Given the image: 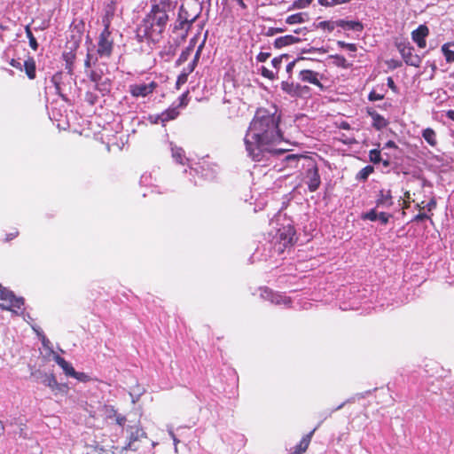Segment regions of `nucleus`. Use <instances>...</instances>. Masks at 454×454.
Segmentation results:
<instances>
[{
    "mask_svg": "<svg viewBox=\"0 0 454 454\" xmlns=\"http://www.w3.org/2000/svg\"><path fill=\"white\" fill-rule=\"evenodd\" d=\"M192 51V47H188L184 51H183L182 53L180 54L179 58H178V59L176 60V65L180 66L183 63H184L185 61H187V59L190 57Z\"/></svg>",
    "mask_w": 454,
    "mask_h": 454,
    "instance_id": "37998d69",
    "label": "nucleus"
},
{
    "mask_svg": "<svg viewBox=\"0 0 454 454\" xmlns=\"http://www.w3.org/2000/svg\"><path fill=\"white\" fill-rule=\"evenodd\" d=\"M115 421L118 425L123 427L126 423L127 419L126 417L121 414H115Z\"/></svg>",
    "mask_w": 454,
    "mask_h": 454,
    "instance_id": "13d9d810",
    "label": "nucleus"
},
{
    "mask_svg": "<svg viewBox=\"0 0 454 454\" xmlns=\"http://www.w3.org/2000/svg\"><path fill=\"white\" fill-rule=\"evenodd\" d=\"M432 215H433L432 213L427 214V213H423V212L419 211V213L412 218L411 222H421L426 219L432 221Z\"/></svg>",
    "mask_w": 454,
    "mask_h": 454,
    "instance_id": "de8ad7c7",
    "label": "nucleus"
},
{
    "mask_svg": "<svg viewBox=\"0 0 454 454\" xmlns=\"http://www.w3.org/2000/svg\"><path fill=\"white\" fill-rule=\"evenodd\" d=\"M295 230L291 225L283 226L278 229L277 233L278 250V253H283L285 248L293 246L295 242Z\"/></svg>",
    "mask_w": 454,
    "mask_h": 454,
    "instance_id": "0eeeda50",
    "label": "nucleus"
},
{
    "mask_svg": "<svg viewBox=\"0 0 454 454\" xmlns=\"http://www.w3.org/2000/svg\"><path fill=\"white\" fill-rule=\"evenodd\" d=\"M172 157L176 160V161L179 164L184 165L185 155L184 151L180 147L172 148Z\"/></svg>",
    "mask_w": 454,
    "mask_h": 454,
    "instance_id": "7c9ffc66",
    "label": "nucleus"
},
{
    "mask_svg": "<svg viewBox=\"0 0 454 454\" xmlns=\"http://www.w3.org/2000/svg\"><path fill=\"white\" fill-rule=\"evenodd\" d=\"M313 0H295L289 10H295V9H304L308 7Z\"/></svg>",
    "mask_w": 454,
    "mask_h": 454,
    "instance_id": "58836bf2",
    "label": "nucleus"
},
{
    "mask_svg": "<svg viewBox=\"0 0 454 454\" xmlns=\"http://www.w3.org/2000/svg\"><path fill=\"white\" fill-rule=\"evenodd\" d=\"M330 59H333V65H335L338 67L348 69L352 67V64L348 63L345 57L342 55H331Z\"/></svg>",
    "mask_w": 454,
    "mask_h": 454,
    "instance_id": "bb28decb",
    "label": "nucleus"
},
{
    "mask_svg": "<svg viewBox=\"0 0 454 454\" xmlns=\"http://www.w3.org/2000/svg\"><path fill=\"white\" fill-rule=\"evenodd\" d=\"M373 171L374 168L372 166H365L358 172L356 179L365 181Z\"/></svg>",
    "mask_w": 454,
    "mask_h": 454,
    "instance_id": "72a5a7b5",
    "label": "nucleus"
},
{
    "mask_svg": "<svg viewBox=\"0 0 454 454\" xmlns=\"http://www.w3.org/2000/svg\"><path fill=\"white\" fill-rule=\"evenodd\" d=\"M376 207L389 208L394 205V198L390 189H381L376 198Z\"/></svg>",
    "mask_w": 454,
    "mask_h": 454,
    "instance_id": "4468645a",
    "label": "nucleus"
},
{
    "mask_svg": "<svg viewBox=\"0 0 454 454\" xmlns=\"http://www.w3.org/2000/svg\"><path fill=\"white\" fill-rule=\"evenodd\" d=\"M346 29L361 32L364 29V25L360 21L349 20L347 21Z\"/></svg>",
    "mask_w": 454,
    "mask_h": 454,
    "instance_id": "ea45409f",
    "label": "nucleus"
},
{
    "mask_svg": "<svg viewBox=\"0 0 454 454\" xmlns=\"http://www.w3.org/2000/svg\"><path fill=\"white\" fill-rule=\"evenodd\" d=\"M18 235H19V231L15 230L13 232L6 234L5 240L10 241V240L15 239Z\"/></svg>",
    "mask_w": 454,
    "mask_h": 454,
    "instance_id": "052dcab7",
    "label": "nucleus"
},
{
    "mask_svg": "<svg viewBox=\"0 0 454 454\" xmlns=\"http://www.w3.org/2000/svg\"><path fill=\"white\" fill-rule=\"evenodd\" d=\"M281 89L291 97H303L309 94L310 89L306 85L288 82H281Z\"/></svg>",
    "mask_w": 454,
    "mask_h": 454,
    "instance_id": "f8f14e48",
    "label": "nucleus"
},
{
    "mask_svg": "<svg viewBox=\"0 0 454 454\" xmlns=\"http://www.w3.org/2000/svg\"><path fill=\"white\" fill-rule=\"evenodd\" d=\"M63 74L62 72H57L51 77V82L55 87L56 94L59 95L64 100H67V97L62 93L61 82H62Z\"/></svg>",
    "mask_w": 454,
    "mask_h": 454,
    "instance_id": "393cba45",
    "label": "nucleus"
},
{
    "mask_svg": "<svg viewBox=\"0 0 454 454\" xmlns=\"http://www.w3.org/2000/svg\"><path fill=\"white\" fill-rule=\"evenodd\" d=\"M270 57V52H262V51L256 56V59L258 62H265Z\"/></svg>",
    "mask_w": 454,
    "mask_h": 454,
    "instance_id": "5fc2aeb1",
    "label": "nucleus"
},
{
    "mask_svg": "<svg viewBox=\"0 0 454 454\" xmlns=\"http://www.w3.org/2000/svg\"><path fill=\"white\" fill-rule=\"evenodd\" d=\"M177 4V0H156L155 5H158L167 10H174Z\"/></svg>",
    "mask_w": 454,
    "mask_h": 454,
    "instance_id": "f704fd0d",
    "label": "nucleus"
},
{
    "mask_svg": "<svg viewBox=\"0 0 454 454\" xmlns=\"http://www.w3.org/2000/svg\"><path fill=\"white\" fill-rule=\"evenodd\" d=\"M396 47L407 65L416 67L420 66L422 60L419 55L414 54V48L410 43H399Z\"/></svg>",
    "mask_w": 454,
    "mask_h": 454,
    "instance_id": "6e6552de",
    "label": "nucleus"
},
{
    "mask_svg": "<svg viewBox=\"0 0 454 454\" xmlns=\"http://www.w3.org/2000/svg\"><path fill=\"white\" fill-rule=\"evenodd\" d=\"M385 147H387V148H395V149H396V148H397V145H396V144H395L393 140H388V141L385 144Z\"/></svg>",
    "mask_w": 454,
    "mask_h": 454,
    "instance_id": "0e129e2a",
    "label": "nucleus"
},
{
    "mask_svg": "<svg viewBox=\"0 0 454 454\" xmlns=\"http://www.w3.org/2000/svg\"><path fill=\"white\" fill-rule=\"evenodd\" d=\"M366 113L372 119V126L376 130H381L388 126L389 121L384 116L377 113L373 108L367 107Z\"/></svg>",
    "mask_w": 454,
    "mask_h": 454,
    "instance_id": "2eb2a0df",
    "label": "nucleus"
},
{
    "mask_svg": "<svg viewBox=\"0 0 454 454\" xmlns=\"http://www.w3.org/2000/svg\"><path fill=\"white\" fill-rule=\"evenodd\" d=\"M400 206L403 209V215H405V210L408 209L411 206V194H410V192H404V197L403 199L402 200V202L400 203Z\"/></svg>",
    "mask_w": 454,
    "mask_h": 454,
    "instance_id": "c03bdc74",
    "label": "nucleus"
},
{
    "mask_svg": "<svg viewBox=\"0 0 454 454\" xmlns=\"http://www.w3.org/2000/svg\"><path fill=\"white\" fill-rule=\"evenodd\" d=\"M351 0H318V4L322 6L331 7L337 4H347Z\"/></svg>",
    "mask_w": 454,
    "mask_h": 454,
    "instance_id": "a19ab883",
    "label": "nucleus"
},
{
    "mask_svg": "<svg viewBox=\"0 0 454 454\" xmlns=\"http://www.w3.org/2000/svg\"><path fill=\"white\" fill-rule=\"evenodd\" d=\"M25 32H26L27 37L28 38L29 46L31 47L32 50L36 51L38 49V43L31 31L30 25L26 26Z\"/></svg>",
    "mask_w": 454,
    "mask_h": 454,
    "instance_id": "2f4dec72",
    "label": "nucleus"
},
{
    "mask_svg": "<svg viewBox=\"0 0 454 454\" xmlns=\"http://www.w3.org/2000/svg\"><path fill=\"white\" fill-rule=\"evenodd\" d=\"M391 217H392V215L385 213V212H380L378 215V220L380 222L381 224L386 225L388 223L389 219Z\"/></svg>",
    "mask_w": 454,
    "mask_h": 454,
    "instance_id": "09e8293b",
    "label": "nucleus"
},
{
    "mask_svg": "<svg viewBox=\"0 0 454 454\" xmlns=\"http://www.w3.org/2000/svg\"><path fill=\"white\" fill-rule=\"evenodd\" d=\"M369 159H370V161L374 164H378L382 161V163L385 167L389 166V160H382L380 151L379 149L371 150L369 152Z\"/></svg>",
    "mask_w": 454,
    "mask_h": 454,
    "instance_id": "cd10ccee",
    "label": "nucleus"
},
{
    "mask_svg": "<svg viewBox=\"0 0 454 454\" xmlns=\"http://www.w3.org/2000/svg\"><path fill=\"white\" fill-rule=\"evenodd\" d=\"M62 57L66 62V69L68 71L69 74H72L73 73V66H74V63L75 60V53L72 51L64 52Z\"/></svg>",
    "mask_w": 454,
    "mask_h": 454,
    "instance_id": "c85d7f7f",
    "label": "nucleus"
},
{
    "mask_svg": "<svg viewBox=\"0 0 454 454\" xmlns=\"http://www.w3.org/2000/svg\"><path fill=\"white\" fill-rule=\"evenodd\" d=\"M44 383L52 390H61L62 388L67 387L66 386H61L60 384H59L55 376L52 374L45 378Z\"/></svg>",
    "mask_w": 454,
    "mask_h": 454,
    "instance_id": "c756f323",
    "label": "nucleus"
},
{
    "mask_svg": "<svg viewBox=\"0 0 454 454\" xmlns=\"http://www.w3.org/2000/svg\"><path fill=\"white\" fill-rule=\"evenodd\" d=\"M90 71L88 74L90 80L95 83V90H98L102 96H106L110 93L112 89V82L110 79H103V70L96 67L90 68Z\"/></svg>",
    "mask_w": 454,
    "mask_h": 454,
    "instance_id": "39448f33",
    "label": "nucleus"
},
{
    "mask_svg": "<svg viewBox=\"0 0 454 454\" xmlns=\"http://www.w3.org/2000/svg\"><path fill=\"white\" fill-rule=\"evenodd\" d=\"M316 27L321 28L323 30H327L328 32H332L335 28V23H334V21L325 20V21H321L318 24H317Z\"/></svg>",
    "mask_w": 454,
    "mask_h": 454,
    "instance_id": "4c0bfd02",
    "label": "nucleus"
},
{
    "mask_svg": "<svg viewBox=\"0 0 454 454\" xmlns=\"http://www.w3.org/2000/svg\"><path fill=\"white\" fill-rule=\"evenodd\" d=\"M446 116H447L450 120H451V121H454V110H449V111H447V113H446Z\"/></svg>",
    "mask_w": 454,
    "mask_h": 454,
    "instance_id": "774afa93",
    "label": "nucleus"
},
{
    "mask_svg": "<svg viewBox=\"0 0 454 454\" xmlns=\"http://www.w3.org/2000/svg\"><path fill=\"white\" fill-rule=\"evenodd\" d=\"M261 74L270 80H274L276 77L275 74L265 67H262Z\"/></svg>",
    "mask_w": 454,
    "mask_h": 454,
    "instance_id": "8fccbe9b",
    "label": "nucleus"
},
{
    "mask_svg": "<svg viewBox=\"0 0 454 454\" xmlns=\"http://www.w3.org/2000/svg\"><path fill=\"white\" fill-rule=\"evenodd\" d=\"M115 2L116 0H110V4H107L106 15H114V12L115 11Z\"/></svg>",
    "mask_w": 454,
    "mask_h": 454,
    "instance_id": "6e6d98bb",
    "label": "nucleus"
},
{
    "mask_svg": "<svg viewBox=\"0 0 454 454\" xmlns=\"http://www.w3.org/2000/svg\"><path fill=\"white\" fill-rule=\"evenodd\" d=\"M347 21L348 20H338L336 21H334L335 23V27H340L344 29H346V24H347Z\"/></svg>",
    "mask_w": 454,
    "mask_h": 454,
    "instance_id": "680f3d73",
    "label": "nucleus"
},
{
    "mask_svg": "<svg viewBox=\"0 0 454 454\" xmlns=\"http://www.w3.org/2000/svg\"><path fill=\"white\" fill-rule=\"evenodd\" d=\"M202 46H203L202 44L199 46V48H198V50H197V51L195 53L193 60L190 63V64H194V68L196 67L197 62H198V60L200 59Z\"/></svg>",
    "mask_w": 454,
    "mask_h": 454,
    "instance_id": "bf43d9fd",
    "label": "nucleus"
},
{
    "mask_svg": "<svg viewBox=\"0 0 454 454\" xmlns=\"http://www.w3.org/2000/svg\"><path fill=\"white\" fill-rule=\"evenodd\" d=\"M284 31H285L284 28H270L269 30L268 35H273L275 33H283Z\"/></svg>",
    "mask_w": 454,
    "mask_h": 454,
    "instance_id": "e2e57ef3",
    "label": "nucleus"
},
{
    "mask_svg": "<svg viewBox=\"0 0 454 454\" xmlns=\"http://www.w3.org/2000/svg\"><path fill=\"white\" fill-rule=\"evenodd\" d=\"M128 432V444L126 449L136 450L134 443L140 441L142 438H146V434L143 428L138 425L129 426L127 429Z\"/></svg>",
    "mask_w": 454,
    "mask_h": 454,
    "instance_id": "ddd939ff",
    "label": "nucleus"
},
{
    "mask_svg": "<svg viewBox=\"0 0 454 454\" xmlns=\"http://www.w3.org/2000/svg\"><path fill=\"white\" fill-rule=\"evenodd\" d=\"M169 12H172V10H167L166 8L153 4L150 12L145 15V18L152 20L156 27L160 28L164 32L169 20Z\"/></svg>",
    "mask_w": 454,
    "mask_h": 454,
    "instance_id": "423d86ee",
    "label": "nucleus"
},
{
    "mask_svg": "<svg viewBox=\"0 0 454 454\" xmlns=\"http://www.w3.org/2000/svg\"><path fill=\"white\" fill-rule=\"evenodd\" d=\"M303 19V13H295L288 16L286 20V22L287 24L293 25V24H298L304 22Z\"/></svg>",
    "mask_w": 454,
    "mask_h": 454,
    "instance_id": "e433bc0d",
    "label": "nucleus"
},
{
    "mask_svg": "<svg viewBox=\"0 0 454 454\" xmlns=\"http://www.w3.org/2000/svg\"><path fill=\"white\" fill-rule=\"evenodd\" d=\"M298 42H300V38L294 36L292 35H287L278 37L274 42V46L278 49H280L282 47L291 45Z\"/></svg>",
    "mask_w": 454,
    "mask_h": 454,
    "instance_id": "4be33fe9",
    "label": "nucleus"
},
{
    "mask_svg": "<svg viewBox=\"0 0 454 454\" xmlns=\"http://www.w3.org/2000/svg\"><path fill=\"white\" fill-rule=\"evenodd\" d=\"M337 45L342 49H347L351 52H356L357 51V47L356 43H349L344 41H338Z\"/></svg>",
    "mask_w": 454,
    "mask_h": 454,
    "instance_id": "a18cd8bd",
    "label": "nucleus"
},
{
    "mask_svg": "<svg viewBox=\"0 0 454 454\" xmlns=\"http://www.w3.org/2000/svg\"><path fill=\"white\" fill-rule=\"evenodd\" d=\"M261 295L264 300L270 301L271 303L276 305L290 307L292 303L290 297L278 293H274L268 287L262 289Z\"/></svg>",
    "mask_w": 454,
    "mask_h": 454,
    "instance_id": "9b49d317",
    "label": "nucleus"
},
{
    "mask_svg": "<svg viewBox=\"0 0 454 454\" xmlns=\"http://www.w3.org/2000/svg\"><path fill=\"white\" fill-rule=\"evenodd\" d=\"M301 157V155L298 154H287L284 158V162H286L287 167L295 168L297 167V162Z\"/></svg>",
    "mask_w": 454,
    "mask_h": 454,
    "instance_id": "473e14b6",
    "label": "nucleus"
},
{
    "mask_svg": "<svg viewBox=\"0 0 454 454\" xmlns=\"http://www.w3.org/2000/svg\"><path fill=\"white\" fill-rule=\"evenodd\" d=\"M163 33L160 28L155 27L152 20H147L145 17L136 30V35L139 42L147 41L153 43H159L161 40Z\"/></svg>",
    "mask_w": 454,
    "mask_h": 454,
    "instance_id": "7ed1b4c3",
    "label": "nucleus"
},
{
    "mask_svg": "<svg viewBox=\"0 0 454 454\" xmlns=\"http://www.w3.org/2000/svg\"><path fill=\"white\" fill-rule=\"evenodd\" d=\"M442 51L448 63H452L454 61V51L449 49V43H444L442 46Z\"/></svg>",
    "mask_w": 454,
    "mask_h": 454,
    "instance_id": "c9c22d12",
    "label": "nucleus"
},
{
    "mask_svg": "<svg viewBox=\"0 0 454 454\" xmlns=\"http://www.w3.org/2000/svg\"><path fill=\"white\" fill-rule=\"evenodd\" d=\"M178 115L179 111L177 110V108H168L162 112L160 115H158L153 122L157 123L158 121H160L164 125L166 122L175 120Z\"/></svg>",
    "mask_w": 454,
    "mask_h": 454,
    "instance_id": "6ab92c4d",
    "label": "nucleus"
},
{
    "mask_svg": "<svg viewBox=\"0 0 454 454\" xmlns=\"http://www.w3.org/2000/svg\"><path fill=\"white\" fill-rule=\"evenodd\" d=\"M9 64H10L11 67H14V68H16V69H18L20 71L23 70L21 63L19 60L15 59H12L10 60Z\"/></svg>",
    "mask_w": 454,
    "mask_h": 454,
    "instance_id": "4d7b16f0",
    "label": "nucleus"
},
{
    "mask_svg": "<svg viewBox=\"0 0 454 454\" xmlns=\"http://www.w3.org/2000/svg\"><path fill=\"white\" fill-rule=\"evenodd\" d=\"M194 70V64H189L186 67L183 69L181 74L177 76L176 86L177 89H180L182 85L187 82L188 76Z\"/></svg>",
    "mask_w": 454,
    "mask_h": 454,
    "instance_id": "b1692460",
    "label": "nucleus"
},
{
    "mask_svg": "<svg viewBox=\"0 0 454 454\" xmlns=\"http://www.w3.org/2000/svg\"><path fill=\"white\" fill-rule=\"evenodd\" d=\"M437 202L434 197H433L428 203L426 205V208L427 212L431 213L434 209L436 208Z\"/></svg>",
    "mask_w": 454,
    "mask_h": 454,
    "instance_id": "603ef678",
    "label": "nucleus"
},
{
    "mask_svg": "<svg viewBox=\"0 0 454 454\" xmlns=\"http://www.w3.org/2000/svg\"><path fill=\"white\" fill-rule=\"evenodd\" d=\"M159 84L155 81H152L149 83H135L129 86V93L134 98H145L150 94H152L157 88Z\"/></svg>",
    "mask_w": 454,
    "mask_h": 454,
    "instance_id": "9d476101",
    "label": "nucleus"
},
{
    "mask_svg": "<svg viewBox=\"0 0 454 454\" xmlns=\"http://www.w3.org/2000/svg\"><path fill=\"white\" fill-rule=\"evenodd\" d=\"M318 76L319 74L317 72L309 69H303L299 74V78L302 82L314 84L317 87H318L321 90H323L324 85L321 83L320 80L318 79Z\"/></svg>",
    "mask_w": 454,
    "mask_h": 454,
    "instance_id": "f3484780",
    "label": "nucleus"
},
{
    "mask_svg": "<svg viewBox=\"0 0 454 454\" xmlns=\"http://www.w3.org/2000/svg\"><path fill=\"white\" fill-rule=\"evenodd\" d=\"M286 55H282L280 57H277V58H274L272 60H271V64L272 66L277 68V69H279L280 67H281V64H282V59L283 58H286Z\"/></svg>",
    "mask_w": 454,
    "mask_h": 454,
    "instance_id": "864d4df0",
    "label": "nucleus"
},
{
    "mask_svg": "<svg viewBox=\"0 0 454 454\" xmlns=\"http://www.w3.org/2000/svg\"><path fill=\"white\" fill-rule=\"evenodd\" d=\"M183 13H184V9H183V7H181L180 12L178 13V20L174 26V31L184 30V31L187 32L188 29L190 28L191 25L193 23V21L196 19V17H192V19L184 18Z\"/></svg>",
    "mask_w": 454,
    "mask_h": 454,
    "instance_id": "a211bd4d",
    "label": "nucleus"
},
{
    "mask_svg": "<svg viewBox=\"0 0 454 454\" xmlns=\"http://www.w3.org/2000/svg\"><path fill=\"white\" fill-rule=\"evenodd\" d=\"M378 215H379V214L377 213V210L375 207L366 213L362 214L361 218L363 220H369V221L374 222V221L378 220Z\"/></svg>",
    "mask_w": 454,
    "mask_h": 454,
    "instance_id": "79ce46f5",
    "label": "nucleus"
},
{
    "mask_svg": "<svg viewBox=\"0 0 454 454\" xmlns=\"http://www.w3.org/2000/svg\"><path fill=\"white\" fill-rule=\"evenodd\" d=\"M384 98V94L378 93L375 90H372L368 95V99L370 101H377Z\"/></svg>",
    "mask_w": 454,
    "mask_h": 454,
    "instance_id": "3c124183",
    "label": "nucleus"
},
{
    "mask_svg": "<svg viewBox=\"0 0 454 454\" xmlns=\"http://www.w3.org/2000/svg\"><path fill=\"white\" fill-rule=\"evenodd\" d=\"M422 137L427 143L434 147L437 145V138L435 131L431 128H427L422 131Z\"/></svg>",
    "mask_w": 454,
    "mask_h": 454,
    "instance_id": "a878e982",
    "label": "nucleus"
},
{
    "mask_svg": "<svg viewBox=\"0 0 454 454\" xmlns=\"http://www.w3.org/2000/svg\"><path fill=\"white\" fill-rule=\"evenodd\" d=\"M23 69L28 79L34 80L36 77V64L33 57L28 56L24 61Z\"/></svg>",
    "mask_w": 454,
    "mask_h": 454,
    "instance_id": "aec40b11",
    "label": "nucleus"
},
{
    "mask_svg": "<svg viewBox=\"0 0 454 454\" xmlns=\"http://www.w3.org/2000/svg\"><path fill=\"white\" fill-rule=\"evenodd\" d=\"M24 305V299L0 284V308L17 313Z\"/></svg>",
    "mask_w": 454,
    "mask_h": 454,
    "instance_id": "20e7f679",
    "label": "nucleus"
},
{
    "mask_svg": "<svg viewBox=\"0 0 454 454\" xmlns=\"http://www.w3.org/2000/svg\"><path fill=\"white\" fill-rule=\"evenodd\" d=\"M177 46L168 43L160 51V56L164 61H170L176 53Z\"/></svg>",
    "mask_w": 454,
    "mask_h": 454,
    "instance_id": "5701e85b",
    "label": "nucleus"
},
{
    "mask_svg": "<svg viewBox=\"0 0 454 454\" xmlns=\"http://www.w3.org/2000/svg\"><path fill=\"white\" fill-rule=\"evenodd\" d=\"M103 23L104 29L98 39L97 51L93 53L90 50L88 51L84 60L85 68L96 67L98 66L99 58L110 59L113 55L114 43L110 30L111 22L108 18H104Z\"/></svg>",
    "mask_w": 454,
    "mask_h": 454,
    "instance_id": "f03ea898",
    "label": "nucleus"
},
{
    "mask_svg": "<svg viewBox=\"0 0 454 454\" xmlns=\"http://www.w3.org/2000/svg\"><path fill=\"white\" fill-rule=\"evenodd\" d=\"M387 85L392 90H395L396 88L395 85V82H394V81H393V79L391 77L387 78Z\"/></svg>",
    "mask_w": 454,
    "mask_h": 454,
    "instance_id": "338daca9",
    "label": "nucleus"
},
{
    "mask_svg": "<svg viewBox=\"0 0 454 454\" xmlns=\"http://www.w3.org/2000/svg\"><path fill=\"white\" fill-rule=\"evenodd\" d=\"M298 59H295L292 62H290L287 66H286V72L287 73H291L293 71V68L295 66V63Z\"/></svg>",
    "mask_w": 454,
    "mask_h": 454,
    "instance_id": "69168bd1",
    "label": "nucleus"
},
{
    "mask_svg": "<svg viewBox=\"0 0 454 454\" xmlns=\"http://www.w3.org/2000/svg\"><path fill=\"white\" fill-rule=\"evenodd\" d=\"M71 377L76 379L78 381L81 382H88L91 380L87 373L76 371H74V374H73V376Z\"/></svg>",
    "mask_w": 454,
    "mask_h": 454,
    "instance_id": "49530a36",
    "label": "nucleus"
},
{
    "mask_svg": "<svg viewBox=\"0 0 454 454\" xmlns=\"http://www.w3.org/2000/svg\"><path fill=\"white\" fill-rule=\"evenodd\" d=\"M280 115L273 111L260 107L256 110L245 137L246 149L254 161L270 160V157L284 154L286 150L275 149L283 140L279 129Z\"/></svg>",
    "mask_w": 454,
    "mask_h": 454,
    "instance_id": "f257e3e1",
    "label": "nucleus"
},
{
    "mask_svg": "<svg viewBox=\"0 0 454 454\" xmlns=\"http://www.w3.org/2000/svg\"><path fill=\"white\" fill-rule=\"evenodd\" d=\"M428 34V27L426 25H420L417 29L411 32V38L419 48L423 49L427 46L426 37Z\"/></svg>",
    "mask_w": 454,
    "mask_h": 454,
    "instance_id": "dca6fc26",
    "label": "nucleus"
},
{
    "mask_svg": "<svg viewBox=\"0 0 454 454\" xmlns=\"http://www.w3.org/2000/svg\"><path fill=\"white\" fill-rule=\"evenodd\" d=\"M306 178L309 191L311 192H316L321 184V178L318 167L315 162H309L308 165Z\"/></svg>",
    "mask_w": 454,
    "mask_h": 454,
    "instance_id": "1a4fd4ad",
    "label": "nucleus"
},
{
    "mask_svg": "<svg viewBox=\"0 0 454 454\" xmlns=\"http://www.w3.org/2000/svg\"><path fill=\"white\" fill-rule=\"evenodd\" d=\"M53 359L58 364L59 366L62 368L65 374L68 377L73 376L74 374V368L72 366L71 364H69L67 361L65 360L64 357L60 356L59 355L54 353Z\"/></svg>",
    "mask_w": 454,
    "mask_h": 454,
    "instance_id": "412c9836",
    "label": "nucleus"
}]
</instances>
